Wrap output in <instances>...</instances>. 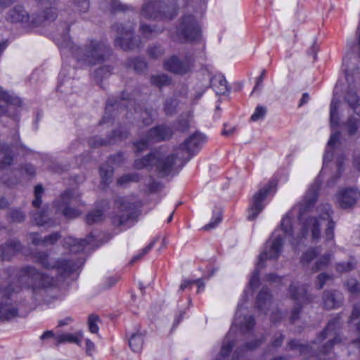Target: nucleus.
I'll list each match as a JSON object with an SVG mask.
<instances>
[{"label": "nucleus", "mask_w": 360, "mask_h": 360, "mask_svg": "<svg viewBox=\"0 0 360 360\" xmlns=\"http://www.w3.org/2000/svg\"><path fill=\"white\" fill-rule=\"evenodd\" d=\"M320 183L316 181L305 195L302 202L293 207L282 219L279 228H277L266 242L264 249L259 255L256 269L249 280V287L245 288L240 303L242 304L240 316H248L245 304L249 294L259 285V270L266 266L267 261H276L281 256L283 248L284 238H289L290 243L293 248L302 243V239L310 236L313 242H317L321 238V226H326L324 233V240L330 245L334 246V229L335 222L332 219L333 210L328 204L320 205L317 208V217H304L305 211L313 205L318 196Z\"/></svg>", "instance_id": "1"}, {"label": "nucleus", "mask_w": 360, "mask_h": 360, "mask_svg": "<svg viewBox=\"0 0 360 360\" xmlns=\"http://www.w3.org/2000/svg\"><path fill=\"white\" fill-rule=\"evenodd\" d=\"M242 304H238L235 318L233 319L230 330L225 337L219 354L216 360H225L229 356L233 345H235L234 337L236 329L241 333H250L255 326V319L252 316H240Z\"/></svg>", "instance_id": "7"}, {"label": "nucleus", "mask_w": 360, "mask_h": 360, "mask_svg": "<svg viewBox=\"0 0 360 360\" xmlns=\"http://www.w3.org/2000/svg\"><path fill=\"white\" fill-rule=\"evenodd\" d=\"M110 143V141H108ZM108 142L106 141H103L101 139L94 137L89 139V145L92 148H96L103 145H106Z\"/></svg>", "instance_id": "54"}, {"label": "nucleus", "mask_w": 360, "mask_h": 360, "mask_svg": "<svg viewBox=\"0 0 360 360\" xmlns=\"http://www.w3.org/2000/svg\"><path fill=\"white\" fill-rule=\"evenodd\" d=\"M60 237L59 233L57 232L53 233L44 238H41L35 233H32L30 235V238L32 240V243L36 245H47L53 244L59 239Z\"/></svg>", "instance_id": "24"}, {"label": "nucleus", "mask_w": 360, "mask_h": 360, "mask_svg": "<svg viewBox=\"0 0 360 360\" xmlns=\"http://www.w3.org/2000/svg\"><path fill=\"white\" fill-rule=\"evenodd\" d=\"M43 9V16L30 15L22 6H16L8 11L6 20L11 22H21L27 25L38 26L44 20L51 21L56 18L57 11L53 3L49 0H38Z\"/></svg>", "instance_id": "6"}, {"label": "nucleus", "mask_w": 360, "mask_h": 360, "mask_svg": "<svg viewBox=\"0 0 360 360\" xmlns=\"http://www.w3.org/2000/svg\"><path fill=\"white\" fill-rule=\"evenodd\" d=\"M117 105H118V104H117L116 103L115 104H110V103H108L107 106L105 108V115L103 116L102 121L100 122L101 124L106 123L108 122V120L110 119V117L108 116V113L112 110V109L114 107L117 106Z\"/></svg>", "instance_id": "58"}, {"label": "nucleus", "mask_w": 360, "mask_h": 360, "mask_svg": "<svg viewBox=\"0 0 360 360\" xmlns=\"http://www.w3.org/2000/svg\"><path fill=\"white\" fill-rule=\"evenodd\" d=\"M155 243V241L153 240L151 243H150L146 247H145L144 248L141 250L139 254H137L136 255H135L132 258L131 262L134 263V262H136L137 260H139L143 255H146L153 248Z\"/></svg>", "instance_id": "51"}, {"label": "nucleus", "mask_w": 360, "mask_h": 360, "mask_svg": "<svg viewBox=\"0 0 360 360\" xmlns=\"http://www.w3.org/2000/svg\"><path fill=\"white\" fill-rule=\"evenodd\" d=\"M323 305L327 309H332L338 307L343 300L342 295L338 292L326 291L323 295Z\"/></svg>", "instance_id": "21"}, {"label": "nucleus", "mask_w": 360, "mask_h": 360, "mask_svg": "<svg viewBox=\"0 0 360 360\" xmlns=\"http://www.w3.org/2000/svg\"><path fill=\"white\" fill-rule=\"evenodd\" d=\"M115 206L119 209V224H124L129 219L135 216L136 205L131 199L126 197H118L115 200Z\"/></svg>", "instance_id": "16"}, {"label": "nucleus", "mask_w": 360, "mask_h": 360, "mask_svg": "<svg viewBox=\"0 0 360 360\" xmlns=\"http://www.w3.org/2000/svg\"><path fill=\"white\" fill-rule=\"evenodd\" d=\"M332 255L330 253L325 254L321 256L314 264L312 267L314 271H318L321 269H324L328 266L330 259Z\"/></svg>", "instance_id": "38"}, {"label": "nucleus", "mask_w": 360, "mask_h": 360, "mask_svg": "<svg viewBox=\"0 0 360 360\" xmlns=\"http://www.w3.org/2000/svg\"><path fill=\"white\" fill-rule=\"evenodd\" d=\"M35 261L44 268L54 273L55 276L39 271L33 266L22 268L18 278L19 285L13 288L9 285L4 291H0V321H8L18 316L17 308L8 301V295L17 292L23 287L31 288L33 290L55 285L77 269L75 263L65 259H55L46 252L35 255Z\"/></svg>", "instance_id": "2"}, {"label": "nucleus", "mask_w": 360, "mask_h": 360, "mask_svg": "<svg viewBox=\"0 0 360 360\" xmlns=\"http://www.w3.org/2000/svg\"><path fill=\"white\" fill-rule=\"evenodd\" d=\"M34 221H35L36 224L38 226H44V225H48V226H53L56 224V223L51 221L49 218V214L47 212H37L34 214L33 217Z\"/></svg>", "instance_id": "37"}, {"label": "nucleus", "mask_w": 360, "mask_h": 360, "mask_svg": "<svg viewBox=\"0 0 360 360\" xmlns=\"http://www.w3.org/2000/svg\"><path fill=\"white\" fill-rule=\"evenodd\" d=\"M206 137L201 133H195L180 144L175 154L166 155L162 150H155L141 158L136 159L134 167L136 169L153 167L162 174L168 175L179 159L182 165L188 161L205 142Z\"/></svg>", "instance_id": "3"}, {"label": "nucleus", "mask_w": 360, "mask_h": 360, "mask_svg": "<svg viewBox=\"0 0 360 360\" xmlns=\"http://www.w3.org/2000/svg\"><path fill=\"white\" fill-rule=\"evenodd\" d=\"M150 82L160 88L169 85L171 79L165 74H158L151 76Z\"/></svg>", "instance_id": "33"}, {"label": "nucleus", "mask_w": 360, "mask_h": 360, "mask_svg": "<svg viewBox=\"0 0 360 360\" xmlns=\"http://www.w3.org/2000/svg\"><path fill=\"white\" fill-rule=\"evenodd\" d=\"M283 340V336L282 334L279 333L275 336L272 344H273L274 347H278L281 345Z\"/></svg>", "instance_id": "61"}, {"label": "nucleus", "mask_w": 360, "mask_h": 360, "mask_svg": "<svg viewBox=\"0 0 360 360\" xmlns=\"http://www.w3.org/2000/svg\"><path fill=\"white\" fill-rule=\"evenodd\" d=\"M177 14L176 0L150 1L141 10V17L150 20H169Z\"/></svg>", "instance_id": "8"}, {"label": "nucleus", "mask_w": 360, "mask_h": 360, "mask_svg": "<svg viewBox=\"0 0 360 360\" xmlns=\"http://www.w3.org/2000/svg\"><path fill=\"white\" fill-rule=\"evenodd\" d=\"M9 217L12 221L20 223L25 220V215L20 210L13 209L9 213Z\"/></svg>", "instance_id": "44"}, {"label": "nucleus", "mask_w": 360, "mask_h": 360, "mask_svg": "<svg viewBox=\"0 0 360 360\" xmlns=\"http://www.w3.org/2000/svg\"><path fill=\"white\" fill-rule=\"evenodd\" d=\"M93 240L94 236L91 235L84 239H77L69 236L65 238V245L69 248L71 252L77 253L83 250L84 247L91 243Z\"/></svg>", "instance_id": "18"}, {"label": "nucleus", "mask_w": 360, "mask_h": 360, "mask_svg": "<svg viewBox=\"0 0 360 360\" xmlns=\"http://www.w3.org/2000/svg\"><path fill=\"white\" fill-rule=\"evenodd\" d=\"M290 292L297 305L292 310L290 317L292 322L294 323L298 316L301 306L309 302L310 298L307 294L306 287L304 285L298 286L292 283L290 287Z\"/></svg>", "instance_id": "15"}, {"label": "nucleus", "mask_w": 360, "mask_h": 360, "mask_svg": "<svg viewBox=\"0 0 360 360\" xmlns=\"http://www.w3.org/2000/svg\"><path fill=\"white\" fill-rule=\"evenodd\" d=\"M347 131L350 135L355 134L359 128V120L356 118H349L347 124Z\"/></svg>", "instance_id": "46"}, {"label": "nucleus", "mask_w": 360, "mask_h": 360, "mask_svg": "<svg viewBox=\"0 0 360 360\" xmlns=\"http://www.w3.org/2000/svg\"><path fill=\"white\" fill-rule=\"evenodd\" d=\"M139 30L143 37L150 38L162 32L163 28L158 27L157 26H150L143 22H141Z\"/></svg>", "instance_id": "28"}, {"label": "nucleus", "mask_w": 360, "mask_h": 360, "mask_svg": "<svg viewBox=\"0 0 360 360\" xmlns=\"http://www.w3.org/2000/svg\"><path fill=\"white\" fill-rule=\"evenodd\" d=\"M271 296L269 293L268 289L266 288H262L256 300L257 308L261 311H264L266 314V310L271 304Z\"/></svg>", "instance_id": "23"}, {"label": "nucleus", "mask_w": 360, "mask_h": 360, "mask_svg": "<svg viewBox=\"0 0 360 360\" xmlns=\"http://www.w3.org/2000/svg\"><path fill=\"white\" fill-rule=\"evenodd\" d=\"M127 10H131V11H133L134 8L131 6L122 4L118 0H112L111 5H110V11L112 12L124 11H127Z\"/></svg>", "instance_id": "43"}, {"label": "nucleus", "mask_w": 360, "mask_h": 360, "mask_svg": "<svg viewBox=\"0 0 360 360\" xmlns=\"http://www.w3.org/2000/svg\"><path fill=\"white\" fill-rule=\"evenodd\" d=\"M211 85L217 94H225L228 91L227 81L223 75H215L211 79Z\"/></svg>", "instance_id": "25"}, {"label": "nucleus", "mask_w": 360, "mask_h": 360, "mask_svg": "<svg viewBox=\"0 0 360 360\" xmlns=\"http://www.w3.org/2000/svg\"><path fill=\"white\" fill-rule=\"evenodd\" d=\"M80 200L79 194L74 191H66L59 200L55 202L57 211L60 212L68 219H75L80 215L81 212L70 207L75 205Z\"/></svg>", "instance_id": "11"}, {"label": "nucleus", "mask_w": 360, "mask_h": 360, "mask_svg": "<svg viewBox=\"0 0 360 360\" xmlns=\"http://www.w3.org/2000/svg\"><path fill=\"white\" fill-rule=\"evenodd\" d=\"M346 285L347 290L352 293H358L360 292L359 282L354 278L349 279L346 283Z\"/></svg>", "instance_id": "48"}, {"label": "nucleus", "mask_w": 360, "mask_h": 360, "mask_svg": "<svg viewBox=\"0 0 360 360\" xmlns=\"http://www.w3.org/2000/svg\"><path fill=\"white\" fill-rule=\"evenodd\" d=\"M339 105L340 100L334 96L331 101L330 106V120L332 127L338 124L339 117L338 115V108Z\"/></svg>", "instance_id": "31"}, {"label": "nucleus", "mask_w": 360, "mask_h": 360, "mask_svg": "<svg viewBox=\"0 0 360 360\" xmlns=\"http://www.w3.org/2000/svg\"><path fill=\"white\" fill-rule=\"evenodd\" d=\"M345 100L354 112L360 115V97L356 95V92L349 89L345 96Z\"/></svg>", "instance_id": "27"}, {"label": "nucleus", "mask_w": 360, "mask_h": 360, "mask_svg": "<svg viewBox=\"0 0 360 360\" xmlns=\"http://www.w3.org/2000/svg\"><path fill=\"white\" fill-rule=\"evenodd\" d=\"M141 117L142 119V122L145 125H148L153 122V115L147 110L142 112L141 114Z\"/></svg>", "instance_id": "56"}, {"label": "nucleus", "mask_w": 360, "mask_h": 360, "mask_svg": "<svg viewBox=\"0 0 360 360\" xmlns=\"http://www.w3.org/2000/svg\"><path fill=\"white\" fill-rule=\"evenodd\" d=\"M98 317L95 315H90L88 320L89 328L91 333H96L98 331V326L97 322Z\"/></svg>", "instance_id": "47"}, {"label": "nucleus", "mask_w": 360, "mask_h": 360, "mask_svg": "<svg viewBox=\"0 0 360 360\" xmlns=\"http://www.w3.org/2000/svg\"><path fill=\"white\" fill-rule=\"evenodd\" d=\"M74 319L71 316H67L63 319H61L58 321V326L63 327L64 326L69 325L73 322Z\"/></svg>", "instance_id": "62"}, {"label": "nucleus", "mask_w": 360, "mask_h": 360, "mask_svg": "<svg viewBox=\"0 0 360 360\" xmlns=\"http://www.w3.org/2000/svg\"><path fill=\"white\" fill-rule=\"evenodd\" d=\"M164 53L163 49L160 46H153L148 49V54L151 58H158Z\"/></svg>", "instance_id": "52"}, {"label": "nucleus", "mask_w": 360, "mask_h": 360, "mask_svg": "<svg viewBox=\"0 0 360 360\" xmlns=\"http://www.w3.org/2000/svg\"><path fill=\"white\" fill-rule=\"evenodd\" d=\"M221 213L217 212V214H215L213 216L210 222L208 223L207 224H206L205 226H204L203 229L204 230H210V229L215 228L217 226V225L221 221Z\"/></svg>", "instance_id": "49"}, {"label": "nucleus", "mask_w": 360, "mask_h": 360, "mask_svg": "<svg viewBox=\"0 0 360 360\" xmlns=\"http://www.w3.org/2000/svg\"><path fill=\"white\" fill-rule=\"evenodd\" d=\"M20 249L21 245L18 240H9L4 246L0 247V257L3 260H10Z\"/></svg>", "instance_id": "20"}, {"label": "nucleus", "mask_w": 360, "mask_h": 360, "mask_svg": "<svg viewBox=\"0 0 360 360\" xmlns=\"http://www.w3.org/2000/svg\"><path fill=\"white\" fill-rule=\"evenodd\" d=\"M141 176L139 173L134 172L130 174H126L121 176L117 180V184L120 186H125L129 183L137 182L140 180Z\"/></svg>", "instance_id": "32"}, {"label": "nucleus", "mask_w": 360, "mask_h": 360, "mask_svg": "<svg viewBox=\"0 0 360 360\" xmlns=\"http://www.w3.org/2000/svg\"><path fill=\"white\" fill-rule=\"evenodd\" d=\"M103 219V212L100 210H92L86 215V221L89 224L101 221Z\"/></svg>", "instance_id": "41"}, {"label": "nucleus", "mask_w": 360, "mask_h": 360, "mask_svg": "<svg viewBox=\"0 0 360 360\" xmlns=\"http://www.w3.org/2000/svg\"><path fill=\"white\" fill-rule=\"evenodd\" d=\"M164 68L172 73L184 75L188 72L192 67L190 60H180L176 56H172L164 62Z\"/></svg>", "instance_id": "17"}, {"label": "nucleus", "mask_w": 360, "mask_h": 360, "mask_svg": "<svg viewBox=\"0 0 360 360\" xmlns=\"http://www.w3.org/2000/svg\"><path fill=\"white\" fill-rule=\"evenodd\" d=\"M200 37V24L195 16L191 14H185L181 17L176 32L172 35L174 40L180 42L197 41Z\"/></svg>", "instance_id": "9"}, {"label": "nucleus", "mask_w": 360, "mask_h": 360, "mask_svg": "<svg viewBox=\"0 0 360 360\" xmlns=\"http://www.w3.org/2000/svg\"><path fill=\"white\" fill-rule=\"evenodd\" d=\"M1 153L4 155V158L0 162V167L4 169L10 165L13 161L12 151L9 146L4 145L1 148Z\"/></svg>", "instance_id": "34"}, {"label": "nucleus", "mask_w": 360, "mask_h": 360, "mask_svg": "<svg viewBox=\"0 0 360 360\" xmlns=\"http://www.w3.org/2000/svg\"><path fill=\"white\" fill-rule=\"evenodd\" d=\"M356 330L360 335V321L355 324ZM349 355H352V350L353 352V357L351 360H359L360 359V338L354 339L351 341L349 345Z\"/></svg>", "instance_id": "26"}, {"label": "nucleus", "mask_w": 360, "mask_h": 360, "mask_svg": "<svg viewBox=\"0 0 360 360\" xmlns=\"http://www.w3.org/2000/svg\"><path fill=\"white\" fill-rule=\"evenodd\" d=\"M129 66L136 72H141L146 68V63L143 59L135 58L129 60Z\"/></svg>", "instance_id": "42"}, {"label": "nucleus", "mask_w": 360, "mask_h": 360, "mask_svg": "<svg viewBox=\"0 0 360 360\" xmlns=\"http://www.w3.org/2000/svg\"><path fill=\"white\" fill-rule=\"evenodd\" d=\"M265 70H263L262 72L261 73V75L259 76L257 78V80H256V84H255V86L254 87V89L252 92V94L256 91L257 89L262 87V82H263V79H264V77L265 76Z\"/></svg>", "instance_id": "59"}, {"label": "nucleus", "mask_w": 360, "mask_h": 360, "mask_svg": "<svg viewBox=\"0 0 360 360\" xmlns=\"http://www.w3.org/2000/svg\"><path fill=\"white\" fill-rule=\"evenodd\" d=\"M235 131L234 127H230L228 124H224V130L222 131V134L224 136H231Z\"/></svg>", "instance_id": "63"}, {"label": "nucleus", "mask_w": 360, "mask_h": 360, "mask_svg": "<svg viewBox=\"0 0 360 360\" xmlns=\"http://www.w3.org/2000/svg\"><path fill=\"white\" fill-rule=\"evenodd\" d=\"M113 174V169L111 167L101 166L100 168V174L102 179V182L105 184H108L111 181Z\"/></svg>", "instance_id": "40"}, {"label": "nucleus", "mask_w": 360, "mask_h": 360, "mask_svg": "<svg viewBox=\"0 0 360 360\" xmlns=\"http://www.w3.org/2000/svg\"><path fill=\"white\" fill-rule=\"evenodd\" d=\"M356 263L353 262H342L337 265L336 269L339 272H346L353 269Z\"/></svg>", "instance_id": "50"}, {"label": "nucleus", "mask_w": 360, "mask_h": 360, "mask_svg": "<svg viewBox=\"0 0 360 360\" xmlns=\"http://www.w3.org/2000/svg\"><path fill=\"white\" fill-rule=\"evenodd\" d=\"M130 348L134 352H139L143 345V335L141 333L133 334L129 340Z\"/></svg>", "instance_id": "30"}, {"label": "nucleus", "mask_w": 360, "mask_h": 360, "mask_svg": "<svg viewBox=\"0 0 360 360\" xmlns=\"http://www.w3.org/2000/svg\"><path fill=\"white\" fill-rule=\"evenodd\" d=\"M193 283H194L193 281L184 280L179 287V290L184 291L187 288H190Z\"/></svg>", "instance_id": "60"}, {"label": "nucleus", "mask_w": 360, "mask_h": 360, "mask_svg": "<svg viewBox=\"0 0 360 360\" xmlns=\"http://www.w3.org/2000/svg\"><path fill=\"white\" fill-rule=\"evenodd\" d=\"M330 279H331V276L325 273L319 274L317 276L318 289H321L326 282Z\"/></svg>", "instance_id": "53"}, {"label": "nucleus", "mask_w": 360, "mask_h": 360, "mask_svg": "<svg viewBox=\"0 0 360 360\" xmlns=\"http://www.w3.org/2000/svg\"><path fill=\"white\" fill-rule=\"evenodd\" d=\"M360 316V302L355 304L353 307L352 314L349 317V322H352L353 320Z\"/></svg>", "instance_id": "55"}, {"label": "nucleus", "mask_w": 360, "mask_h": 360, "mask_svg": "<svg viewBox=\"0 0 360 360\" xmlns=\"http://www.w3.org/2000/svg\"><path fill=\"white\" fill-rule=\"evenodd\" d=\"M82 338L83 334L81 331H78L75 333H62L56 335V342L58 345L69 342L79 345Z\"/></svg>", "instance_id": "22"}, {"label": "nucleus", "mask_w": 360, "mask_h": 360, "mask_svg": "<svg viewBox=\"0 0 360 360\" xmlns=\"http://www.w3.org/2000/svg\"><path fill=\"white\" fill-rule=\"evenodd\" d=\"M111 69L109 67H102L96 71V76L97 77H105L110 74Z\"/></svg>", "instance_id": "57"}, {"label": "nucleus", "mask_w": 360, "mask_h": 360, "mask_svg": "<svg viewBox=\"0 0 360 360\" xmlns=\"http://www.w3.org/2000/svg\"><path fill=\"white\" fill-rule=\"evenodd\" d=\"M319 252L320 251L317 248H311L304 252L300 259L302 264L304 265L309 264L311 260L319 254Z\"/></svg>", "instance_id": "39"}, {"label": "nucleus", "mask_w": 360, "mask_h": 360, "mask_svg": "<svg viewBox=\"0 0 360 360\" xmlns=\"http://www.w3.org/2000/svg\"><path fill=\"white\" fill-rule=\"evenodd\" d=\"M335 203L342 209L354 206L360 199V191L355 188H345L340 190L335 196Z\"/></svg>", "instance_id": "13"}, {"label": "nucleus", "mask_w": 360, "mask_h": 360, "mask_svg": "<svg viewBox=\"0 0 360 360\" xmlns=\"http://www.w3.org/2000/svg\"><path fill=\"white\" fill-rule=\"evenodd\" d=\"M172 135V131L167 126L160 125L151 128L145 136L134 143L136 152L140 153L146 150L150 144L165 141L169 139Z\"/></svg>", "instance_id": "10"}, {"label": "nucleus", "mask_w": 360, "mask_h": 360, "mask_svg": "<svg viewBox=\"0 0 360 360\" xmlns=\"http://www.w3.org/2000/svg\"><path fill=\"white\" fill-rule=\"evenodd\" d=\"M266 109L263 106H257L251 116V120L257 122L261 119H263L266 115Z\"/></svg>", "instance_id": "45"}, {"label": "nucleus", "mask_w": 360, "mask_h": 360, "mask_svg": "<svg viewBox=\"0 0 360 360\" xmlns=\"http://www.w3.org/2000/svg\"><path fill=\"white\" fill-rule=\"evenodd\" d=\"M262 343V340H256L254 342H248L241 347H238L234 353L233 358L236 359H238L242 357L245 352L253 350L257 348Z\"/></svg>", "instance_id": "29"}, {"label": "nucleus", "mask_w": 360, "mask_h": 360, "mask_svg": "<svg viewBox=\"0 0 360 360\" xmlns=\"http://www.w3.org/2000/svg\"><path fill=\"white\" fill-rule=\"evenodd\" d=\"M266 280L269 282L279 283L281 281V278L278 277L274 274H270L266 276Z\"/></svg>", "instance_id": "64"}, {"label": "nucleus", "mask_w": 360, "mask_h": 360, "mask_svg": "<svg viewBox=\"0 0 360 360\" xmlns=\"http://www.w3.org/2000/svg\"><path fill=\"white\" fill-rule=\"evenodd\" d=\"M69 30L70 25H66L64 32L56 39V43L61 50L70 51L79 63L93 65L110 56V49L102 40L88 39L82 47L74 44L68 36Z\"/></svg>", "instance_id": "5"}, {"label": "nucleus", "mask_w": 360, "mask_h": 360, "mask_svg": "<svg viewBox=\"0 0 360 360\" xmlns=\"http://www.w3.org/2000/svg\"><path fill=\"white\" fill-rule=\"evenodd\" d=\"M276 184L271 181L260 188L257 193H256L252 199V202L249 208L248 219L249 220H254L257 215L262 211L264 207L263 201L266 199L271 192H274Z\"/></svg>", "instance_id": "12"}, {"label": "nucleus", "mask_w": 360, "mask_h": 360, "mask_svg": "<svg viewBox=\"0 0 360 360\" xmlns=\"http://www.w3.org/2000/svg\"><path fill=\"white\" fill-rule=\"evenodd\" d=\"M133 30L134 27L131 25L117 26L118 36L115 39V45L123 50H131L138 47L139 44L132 39Z\"/></svg>", "instance_id": "14"}, {"label": "nucleus", "mask_w": 360, "mask_h": 360, "mask_svg": "<svg viewBox=\"0 0 360 360\" xmlns=\"http://www.w3.org/2000/svg\"><path fill=\"white\" fill-rule=\"evenodd\" d=\"M340 317L337 316L328 321L325 329L311 342L310 346L292 340L288 342L287 350L292 351L295 354L309 355L308 360H326L322 356L331 352L335 345L349 343L347 338L340 335Z\"/></svg>", "instance_id": "4"}, {"label": "nucleus", "mask_w": 360, "mask_h": 360, "mask_svg": "<svg viewBox=\"0 0 360 360\" xmlns=\"http://www.w3.org/2000/svg\"><path fill=\"white\" fill-rule=\"evenodd\" d=\"M0 102H4L11 105H18L20 103V100L19 98L9 94L0 86Z\"/></svg>", "instance_id": "35"}, {"label": "nucleus", "mask_w": 360, "mask_h": 360, "mask_svg": "<svg viewBox=\"0 0 360 360\" xmlns=\"http://www.w3.org/2000/svg\"><path fill=\"white\" fill-rule=\"evenodd\" d=\"M71 6L75 13L82 14L89 10V2L88 0H72Z\"/></svg>", "instance_id": "36"}, {"label": "nucleus", "mask_w": 360, "mask_h": 360, "mask_svg": "<svg viewBox=\"0 0 360 360\" xmlns=\"http://www.w3.org/2000/svg\"><path fill=\"white\" fill-rule=\"evenodd\" d=\"M339 132H335L331 134L323 156V168L321 171V174L323 172V170L327 167L328 163L332 160L333 158V151L339 142Z\"/></svg>", "instance_id": "19"}]
</instances>
